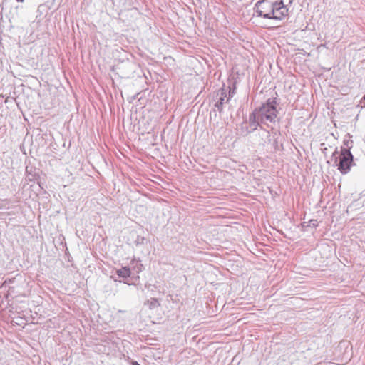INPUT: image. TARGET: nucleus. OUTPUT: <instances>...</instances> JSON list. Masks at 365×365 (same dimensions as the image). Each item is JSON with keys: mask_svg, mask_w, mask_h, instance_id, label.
Masks as SVG:
<instances>
[{"mask_svg": "<svg viewBox=\"0 0 365 365\" xmlns=\"http://www.w3.org/2000/svg\"><path fill=\"white\" fill-rule=\"evenodd\" d=\"M255 13L257 16L268 19L282 20L288 14V9L282 0H262L255 5Z\"/></svg>", "mask_w": 365, "mask_h": 365, "instance_id": "obj_1", "label": "nucleus"}, {"mask_svg": "<svg viewBox=\"0 0 365 365\" xmlns=\"http://www.w3.org/2000/svg\"><path fill=\"white\" fill-rule=\"evenodd\" d=\"M257 113L259 120L264 125H269V123H274L277 118L276 101L268 99L259 108L255 109Z\"/></svg>", "mask_w": 365, "mask_h": 365, "instance_id": "obj_2", "label": "nucleus"}, {"mask_svg": "<svg viewBox=\"0 0 365 365\" xmlns=\"http://www.w3.org/2000/svg\"><path fill=\"white\" fill-rule=\"evenodd\" d=\"M353 155L349 148H341L339 162L337 164L338 170L343 175L347 174L351 167L354 165Z\"/></svg>", "mask_w": 365, "mask_h": 365, "instance_id": "obj_3", "label": "nucleus"}, {"mask_svg": "<svg viewBox=\"0 0 365 365\" xmlns=\"http://www.w3.org/2000/svg\"><path fill=\"white\" fill-rule=\"evenodd\" d=\"M261 123L259 120L257 113L254 110L250 113L248 120L242 123L240 127L241 135H246L255 131Z\"/></svg>", "mask_w": 365, "mask_h": 365, "instance_id": "obj_4", "label": "nucleus"}, {"mask_svg": "<svg viewBox=\"0 0 365 365\" xmlns=\"http://www.w3.org/2000/svg\"><path fill=\"white\" fill-rule=\"evenodd\" d=\"M227 91L225 88L220 89L217 93V101L215 104V106L217 108L218 111L220 113L223 109V105L227 103L226 100L228 98Z\"/></svg>", "mask_w": 365, "mask_h": 365, "instance_id": "obj_5", "label": "nucleus"}, {"mask_svg": "<svg viewBox=\"0 0 365 365\" xmlns=\"http://www.w3.org/2000/svg\"><path fill=\"white\" fill-rule=\"evenodd\" d=\"M145 305L150 310H155L160 307V302L156 298H150L145 302Z\"/></svg>", "mask_w": 365, "mask_h": 365, "instance_id": "obj_6", "label": "nucleus"}, {"mask_svg": "<svg viewBox=\"0 0 365 365\" xmlns=\"http://www.w3.org/2000/svg\"><path fill=\"white\" fill-rule=\"evenodd\" d=\"M117 274L122 278L129 277L131 274L130 269L128 267H123L116 271Z\"/></svg>", "mask_w": 365, "mask_h": 365, "instance_id": "obj_7", "label": "nucleus"}, {"mask_svg": "<svg viewBox=\"0 0 365 365\" xmlns=\"http://www.w3.org/2000/svg\"><path fill=\"white\" fill-rule=\"evenodd\" d=\"M130 264H138V265H139L137 267H135V269H136L137 272H139L141 271L142 264L140 263V260L136 259H133L131 260V262H130Z\"/></svg>", "mask_w": 365, "mask_h": 365, "instance_id": "obj_8", "label": "nucleus"}, {"mask_svg": "<svg viewBox=\"0 0 365 365\" xmlns=\"http://www.w3.org/2000/svg\"><path fill=\"white\" fill-rule=\"evenodd\" d=\"M145 239L144 237L138 235L134 242L136 245H143L145 243Z\"/></svg>", "mask_w": 365, "mask_h": 365, "instance_id": "obj_9", "label": "nucleus"}, {"mask_svg": "<svg viewBox=\"0 0 365 365\" xmlns=\"http://www.w3.org/2000/svg\"><path fill=\"white\" fill-rule=\"evenodd\" d=\"M235 93V87L234 86L233 88H231L229 87V96L226 100V102H229L230 99L233 97V96Z\"/></svg>", "mask_w": 365, "mask_h": 365, "instance_id": "obj_10", "label": "nucleus"}, {"mask_svg": "<svg viewBox=\"0 0 365 365\" xmlns=\"http://www.w3.org/2000/svg\"><path fill=\"white\" fill-rule=\"evenodd\" d=\"M344 143L345 145H346L348 147V148H349V149L351 148V147L349 145V140L344 141Z\"/></svg>", "mask_w": 365, "mask_h": 365, "instance_id": "obj_11", "label": "nucleus"}, {"mask_svg": "<svg viewBox=\"0 0 365 365\" xmlns=\"http://www.w3.org/2000/svg\"><path fill=\"white\" fill-rule=\"evenodd\" d=\"M362 101H364V106H365V95L364 96Z\"/></svg>", "mask_w": 365, "mask_h": 365, "instance_id": "obj_12", "label": "nucleus"}, {"mask_svg": "<svg viewBox=\"0 0 365 365\" xmlns=\"http://www.w3.org/2000/svg\"><path fill=\"white\" fill-rule=\"evenodd\" d=\"M16 1L18 2H21V3L24 1V0H16Z\"/></svg>", "mask_w": 365, "mask_h": 365, "instance_id": "obj_13", "label": "nucleus"}, {"mask_svg": "<svg viewBox=\"0 0 365 365\" xmlns=\"http://www.w3.org/2000/svg\"><path fill=\"white\" fill-rule=\"evenodd\" d=\"M264 132H266L267 134H269V132L267 131L266 130H264Z\"/></svg>", "mask_w": 365, "mask_h": 365, "instance_id": "obj_14", "label": "nucleus"}]
</instances>
